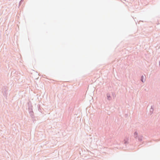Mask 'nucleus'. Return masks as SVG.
<instances>
[{
	"label": "nucleus",
	"instance_id": "3",
	"mask_svg": "<svg viewBox=\"0 0 160 160\" xmlns=\"http://www.w3.org/2000/svg\"><path fill=\"white\" fill-rule=\"evenodd\" d=\"M107 98L108 100H110L112 99V97L111 96L110 94L109 93H108L107 94Z\"/></svg>",
	"mask_w": 160,
	"mask_h": 160
},
{
	"label": "nucleus",
	"instance_id": "8",
	"mask_svg": "<svg viewBox=\"0 0 160 160\" xmlns=\"http://www.w3.org/2000/svg\"><path fill=\"white\" fill-rule=\"evenodd\" d=\"M142 137L143 136L142 135L139 136L138 138V141L139 142L142 141Z\"/></svg>",
	"mask_w": 160,
	"mask_h": 160
},
{
	"label": "nucleus",
	"instance_id": "4",
	"mask_svg": "<svg viewBox=\"0 0 160 160\" xmlns=\"http://www.w3.org/2000/svg\"><path fill=\"white\" fill-rule=\"evenodd\" d=\"M129 138L126 137L124 140V143L125 144L128 143L129 142Z\"/></svg>",
	"mask_w": 160,
	"mask_h": 160
},
{
	"label": "nucleus",
	"instance_id": "1",
	"mask_svg": "<svg viewBox=\"0 0 160 160\" xmlns=\"http://www.w3.org/2000/svg\"><path fill=\"white\" fill-rule=\"evenodd\" d=\"M8 90L7 88L6 87H4L3 88H2V92H3V95L6 98H7V95L8 93L7 92Z\"/></svg>",
	"mask_w": 160,
	"mask_h": 160
},
{
	"label": "nucleus",
	"instance_id": "9",
	"mask_svg": "<svg viewBox=\"0 0 160 160\" xmlns=\"http://www.w3.org/2000/svg\"><path fill=\"white\" fill-rule=\"evenodd\" d=\"M38 110L40 112H42V109L41 108V106L40 105H38Z\"/></svg>",
	"mask_w": 160,
	"mask_h": 160
},
{
	"label": "nucleus",
	"instance_id": "11",
	"mask_svg": "<svg viewBox=\"0 0 160 160\" xmlns=\"http://www.w3.org/2000/svg\"><path fill=\"white\" fill-rule=\"evenodd\" d=\"M136 135L137 136L138 135V132L137 131H135L134 133V136H136Z\"/></svg>",
	"mask_w": 160,
	"mask_h": 160
},
{
	"label": "nucleus",
	"instance_id": "7",
	"mask_svg": "<svg viewBox=\"0 0 160 160\" xmlns=\"http://www.w3.org/2000/svg\"><path fill=\"white\" fill-rule=\"evenodd\" d=\"M28 108H30V107H32V102L31 101H29L28 103Z\"/></svg>",
	"mask_w": 160,
	"mask_h": 160
},
{
	"label": "nucleus",
	"instance_id": "14",
	"mask_svg": "<svg viewBox=\"0 0 160 160\" xmlns=\"http://www.w3.org/2000/svg\"><path fill=\"white\" fill-rule=\"evenodd\" d=\"M134 136V138L136 139H137V138H138V136Z\"/></svg>",
	"mask_w": 160,
	"mask_h": 160
},
{
	"label": "nucleus",
	"instance_id": "2",
	"mask_svg": "<svg viewBox=\"0 0 160 160\" xmlns=\"http://www.w3.org/2000/svg\"><path fill=\"white\" fill-rule=\"evenodd\" d=\"M154 108V105L151 106V108L150 109V115H151L153 113Z\"/></svg>",
	"mask_w": 160,
	"mask_h": 160
},
{
	"label": "nucleus",
	"instance_id": "5",
	"mask_svg": "<svg viewBox=\"0 0 160 160\" xmlns=\"http://www.w3.org/2000/svg\"><path fill=\"white\" fill-rule=\"evenodd\" d=\"M29 112V113L30 114V115L31 117L32 118H35V116L34 115V112H33V110L32 111H31V110L30 112Z\"/></svg>",
	"mask_w": 160,
	"mask_h": 160
},
{
	"label": "nucleus",
	"instance_id": "10",
	"mask_svg": "<svg viewBox=\"0 0 160 160\" xmlns=\"http://www.w3.org/2000/svg\"><path fill=\"white\" fill-rule=\"evenodd\" d=\"M112 97H113V98H114L116 96L115 93L114 92H112Z\"/></svg>",
	"mask_w": 160,
	"mask_h": 160
},
{
	"label": "nucleus",
	"instance_id": "12",
	"mask_svg": "<svg viewBox=\"0 0 160 160\" xmlns=\"http://www.w3.org/2000/svg\"><path fill=\"white\" fill-rule=\"evenodd\" d=\"M32 108V107H30L29 108H28V109L29 111V112H30L31 110V111L33 110Z\"/></svg>",
	"mask_w": 160,
	"mask_h": 160
},
{
	"label": "nucleus",
	"instance_id": "6",
	"mask_svg": "<svg viewBox=\"0 0 160 160\" xmlns=\"http://www.w3.org/2000/svg\"><path fill=\"white\" fill-rule=\"evenodd\" d=\"M140 81L143 83L145 82V79H144V77L143 75H142L141 77Z\"/></svg>",
	"mask_w": 160,
	"mask_h": 160
},
{
	"label": "nucleus",
	"instance_id": "13",
	"mask_svg": "<svg viewBox=\"0 0 160 160\" xmlns=\"http://www.w3.org/2000/svg\"><path fill=\"white\" fill-rule=\"evenodd\" d=\"M23 1V0H21L19 2V6H20Z\"/></svg>",
	"mask_w": 160,
	"mask_h": 160
}]
</instances>
